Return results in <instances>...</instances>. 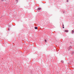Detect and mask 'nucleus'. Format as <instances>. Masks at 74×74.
Listing matches in <instances>:
<instances>
[{
  "label": "nucleus",
  "instance_id": "nucleus-5",
  "mask_svg": "<svg viewBox=\"0 0 74 74\" xmlns=\"http://www.w3.org/2000/svg\"><path fill=\"white\" fill-rule=\"evenodd\" d=\"M35 29H38L37 27H35Z\"/></svg>",
  "mask_w": 74,
  "mask_h": 74
},
{
  "label": "nucleus",
  "instance_id": "nucleus-9",
  "mask_svg": "<svg viewBox=\"0 0 74 74\" xmlns=\"http://www.w3.org/2000/svg\"><path fill=\"white\" fill-rule=\"evenodd\" d=\"M74 53V51H72V55H73V53Z\"/></svg>",
  "mask_w": 74,
  "mask_h": 74
},
{
  "label": "nucleus",
  "instance_id": "nucleus-12",
  "mask_svg": "<svg viewBox=\"0 0 74 74\" xmlns=\"http://www.w3.org/2000/svg\"><path fill=\"white\" fill-rule=\"evenodd\" d=\"M8 30H10V28H8Z\"/></svg>",
  "mask_w": 74,
  "mask_h": 74
},
{
  "label": "nucleus",
  "instance_id": "nucleus-2",
  "mask_svg": "<svg viewBox=\"0 0 74 74\" xmlns=\"http://www.w3.org/2000/svg\"><path fill=\"white\" fill-rule=\"evenodd\" d=\"M37 11H40V10H41V8H37Z\"/></svg>",
  "mask_w": 74,
  "mask_h": 74
},
{
  "label": "nucleus",
  "instance_id": "nucleus-16",
  "mask_svg": "<svg viewBox=\"0 0 74 74\" xmlns=\"http://www.w3.org/2000/svg\"><path fill=\"white\" fill-rule=\"evenodd\" d=\"M62 26H64V25L63 24L62 25Z\"/></svg>",
  "mask_w": 74,
  "mask_h": 74
},
{
  "label": "nucleus",
  "instance_id": "nucleus-14",
  "mask_svg": "<svg viewBox=\"0 0 74 74\" xmlns=\"http://www.w3.org/2000/svg\"><path fill=\"white\" fill-rule=\"evenodd\" d=\"M45 42H47V40H45Z\"/></svg>",
  "mask_w": 74,
  "mask_h": 74
},
{
  "label": "nucleus",
  "instance_id": "nucleus-15",
  "mask_svg": "<svg viewBox=\"0 0 74 74\" xmlns=\"http://www.w3.org/2000/svg\"><path fill=\"white\" fill-rule=\"evenodd\" d=\"M69 2V1L68 0H67L66 1V2Z\"/></svg>",
  "mask_w": 74,
  "mask_h": 74
},
{
  "label": "nucleus",
  "instance_id": "nucleus-8",
  "mask_svg": "<svg viewBox=\"0 0 74 74\" xmlns=\"http://www.w3.org/2000/svg\"><path fill=\"white\" fill-rule=\"evenodd\" d=\"M61 62H62V63H64V61L62 60L61 61Z\"/></svg>",
  "mask_w": 74,
  "mask_h": 74
},
{
  "label": "nucleus",
  "instance_id": "nucleus-7",
  "mask_svg": "<svg viewBox=\"0 0 74 74\" xmlns=\"http://www.w3.org/2000/svg\"><path fill=\"white\" fill-rule=\"evenodd\" d=\"M72 33H74V30H73L72 31Z\"/></svg>",
  "mask_w": 74,
  "mask_h": 74
},
{
  "label": "nucleus",
  "instance_id": "nucleus-3",
  "mask_svg": "<svg viewBox=\"0 0 74 74\" xmlns=\"http://www.w3.org/2000/svg\"><path fill=\"white\" fill-rule=\"evenodd\" d=\"M66 12V10H64L62 11V14H64V12Z\"/></svg>",
  "mask_w": 74,
  "mask_h": 74
},
{
  "label": "nucleus",
  "instance_id": "nucleus-6",
  "mask_svg": "<svg viewBox=\"0 0 74 74\" xmlns=\"http://www.w3.org/2000/svg\"><path fill=\"white\" fill-rule=\"evenodd\" d=\"M8 27H9V28H10L11 27V25H9Z\"/></svg>",
  "mask_w": 74,
  "mask_h": 74
},
{
  "label": "nucleus",
  "instance_id": "nucleus-13",
  "mask_svg": "<svg viewBox=\"0 0 74 74\" xmlns=\"http://www.w3.org/2000/svg\"><path fill=\"white\" fill-rule=\"evenodd\" d=\"M18 0H16V1H17V3H18Z\"/></svg>",
  "mask_w": 74,
  "mask_h": 74
},
{
  "label": "nucleus",
  "instance_id": "nucleus-11",
  "mask_svg": "<svg viewBox=\"0 0 74 74\" xmlns=\"http://www.w3.org/2000/svg\"><path fill=\"white\" fill-rule=\"evenodd\" d=\"M62 27V28H63V29H64V26L63 27Z\"/></svg>",
  "mask_w": 74,
  "mask_h": 74
},
{
  "label": "nucleus",
  "instance_id": "nucleus-10",
  "mask_svg": "<svg viewBox=\"0 0 74 74\" xmlns=\"http://www.w3.org/2000/svg\"><path fill=\"white\" fill-rule=\"evenodd\" d=\"M1 1L2 2H3L4 1V0H1Z\"/></svg>",
  "mask_w": 74,
  "mask_h": 74
},
{
  "label": "nucleus",
  "instance_id": "nucleus-4",
  "mask_svg": "<svg viewBox=\"0 0 74 74\" xmlns=\"http://www.w3.org/2000/svg\"><path fill=\"white\" fill-rule=\"evenodd\" d=\"M65 32H66V33H67V32H68V30H65Z\"/></svg>",
  "mask_w": 74,
  "mask_h": 74
},
{
  "label": "nucleus",
  "instance_id": "nucleus-1",
  "mask_svg": "<svg viewBox=\"0 0 74 74\" xmlns=\"http://www.w3.org/2000/svg\"><path fill=\"white\" fill-rule=\"evenodd\" d=\"M72 48V47L71 46H70L68 48V51H69L70 50V49H71Z\"/></svg>",
  "mask_w": 74,
  "mask_h": 74
}]
</instances>
